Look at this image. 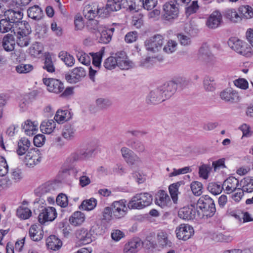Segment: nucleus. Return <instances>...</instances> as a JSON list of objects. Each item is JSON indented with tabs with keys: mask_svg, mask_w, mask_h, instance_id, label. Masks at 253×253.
Masks as SVG:
<instances>
[{
	"mask_svg": "<svg viewBox=\"0 0 253 253\" xmlns=\"http://www.w3.org/2000/svg\"><path fill=\"white\" fill-rule=\"evenodd\" d=\"M238 11L239 12L241 21L249 20L253 17V8L249 5L240 6Z\"/></svg>",
	"mask_w": 253,
	"mask_h": 253,
	"instance_id": "28",
	"label": "nucleus"
},
{
	"mask_svg": "<svg viewBox=\"0 0 253 253\" xmlns=\"http://www.w3.org/2000/svg\"><path fill=\"white\" fill-rule=\"evenodd\" d=\"M56 123L52 120L44 121L41 124L40 129L42 133L50 134L56 128Z\"/></svg>",
	"mask_w": 253,
	"mask_h": 253,
	"instance_id": "36",
	"label": "nucleus"
},
{
	"mask_svg": "<svg viewBox=\"0 0 253 253\" xmlns=\"http://www.w3.org/2000/svg\"><path fill=\"white\" fill-rule=\"evenodd\" d=\"M176 236L179 240H187L194 234L193 228L187 224H181L176 229Z\"/></svg>",
	"mask_w": 253,
	"mask_h": 253,
	"instance_id": "9",
	"label": "nucleus"
},
{
	"mask_svg": "<svg viewBox=\"0 0 253 253\" xmlns=\"http://www.w3.org/2000/svg\"><path fill=\"white\" fill-rule=\"evenodd\" d=\"M135 196L138 198L140 203L142 204L143 209L152 204L153 200L152 196L148 193L136 194Z\"/></svg>",
	"mask_w": 253,
	"mask_h": 253,
	"instance_id": "38",
	"label": "nucleus"
},
{
	"mask_svg": "<svg viewBox=\"0 0 253 253\" xmlns=\"http://www.w3.org/2000/svg\"><path fill=\"white\" fill-rule=\"evenodd\" d=\"M104 53V50L103 49H101L96 53H90L92 59V64L94 66L98 69L101 65L102 58Z\"/></svg>",
	"mask_w": 253,
	"mask_h": 253,
	"instance_id": "43",
	"label": "nucleus"
},
{
	"mask_svg": "<svg viewBox=\"0 0 253 253\" xmlns=\"http://www.w3.org/2000/svg\"><path fill=\"white\" fill-rule=\"evenodd\" d=\"M208 189L209 192L215 195L219 194L223 190V188L222 185L212 182L209 184Z\"/></svg>",
	"mask_w": 253,
	"mask_h": 253,
	"instance_id": "53",
	"label": "nucleus"
},
{
	"mask_svg": "<svg viewBox=\"0 0 253 253\" xmlns=\"http://www.w3.org/2000/svg\"><path fill=\"white\" fill-rule=\"evenodd\" d=\"M142 246V243L138 240H133L126 243L124 247V253H136Z\"/></svg>",
	"mask_w": 253,
	"mask_h": 253,
	"instance_id": "26",
	"label": "nucleus"
},
{
	"mask_svg": "<svg viewBox=\"0 0 253 253\" xmlns=\"http://www.w3.org/2000/svg\"><path fill=\"white\" fill-rule=\"evenodd\" d=\"M20 24L14 25L7 18L0 20V33H5L9 31L13 32L14 34L16 32V29H19Z\"/></svg>",
	"mask_w": 253,
	"mask_h": 253,
	"instance_id": "21",
	"label": "nucleus"
},
{
	"mask_svg": "<svg viewBox=\"0 0 253 253\" xmlns=\"http://www.w3.org/2000/svg\"><path fill=\"white\" fill-rule=\"evenodd\" d=\"M27 14L29 17L36 20L41 19L43 15L42 9L37 5L29 8L27 10Z\"/></svg>",
	"mask_w": 253,
	"mask_h": 253,
	"instance_id": "34",
	"label": "nucleus"
},
{
	"mask_svg": "<svg viewBox=\"0 0 253 253\" xmlns=\"http://www.w3.org/2000/svg\"><path fill=\"white\" fill-rule=\"evenodd\" d=\"M97 200L94 198H90L88 200H84L82 202L79 208L84 211H91L96 206Z\"/></svg>",
	"mask_w": 253,
	"mask_h": 253,
	"instance_id": "40",
	"label": "nucleus"
},
{
	"mask_svg": "<svg viewBox=\"0 0 253 253\" xmlns=\"http://www.w3.org/2000/svg\"><path fill=\"white\" fill-rule=\"evenodd\" d=\"M220 98L227 102L234 103L240 100L238 93L232 88L226 89L220 92Z\"/></svg>",
	"mask_w": 253,
	"mask_h": 253,
	"instance_id": "16",
	"label": "nucleus"
},
{
	"mask_svg": "<svg viewBox=\"0 0 253 253\" xmlns=\"http://www.w3.org/2000/svg\"><path fill=\"white\" fill-rule=\"evenodd\" d=\"M61 60L69 66H72L75 63V59L73 56L67 53H63L60 56Z\"/></svg>",
	"mask_w": 253,
	"mask_h": 253,
	"instance_id": "63",
	"label": "nucleus"
},
{
	"mask_svg": "<svg viewBox=\"0 0 253 253\" xmlns=\"http://www.w3.org/2000/svg\"><path fill=\"white\" fill-rule=\"evenodd\" d=\"M85 217L84 213L80 211L74 212L69 218V222L73 226H79L85 221Z\"/></svg>",
	"mask_w": 253,
	"mask_h": 253,
	"instance_id": "32",
	"label": "nucleus"
},
{
	"mask_svg": "<svg viewBox=\"0 0 253 253\" xmlns=\"http://www.w3.org/2000/svg\"><path fill=\"white\" fill-rule=\"evenodd\" d=\"M11 176L12 179L15 182L20 181L23 178L21 169L17 168L12 169L11 170Z\"/></svg>",
	"mask_w": 253,
	"mask_h": 253,
	"instance_id": "64",
	"label": "nucleus"
},
{
	"mask_svg": "<svg viewBox=\"0 0 253 253\" xmlns=\"http://www.w3.org/2000/svg\"><path fill=\"white\" fill-rule=\"evenodd\" d=\"M17 216L22 219H27L29 218L32 215L31 210L25 207H19L16 211Z\"/></svg>",
	"mask_w": 253,
	"mask_h": 253,
	"instance_id": "47",
	"label": "nucleus"
},
{
	"mask_svg": "<svg viewBox=\"0 0 253 253\" xmlns=\"http://www.w3.org/2000/svg\"><path fill=\"white\" fill-rule=\"evenodd\" d=\"M4 15L14 25H17V24H22L25 26L29 25L26 21H21L23 18V14L19 10L15 11L9 9L4 12Z\"/></svg>",
	"mask_w": 253,
	"mask_h": 253,
	"instance_id": "14",
	"label": "nucleus"
},
{
	"mask_svg": "<svg viewBox=\"0 0 253 253\" xmlns=\"http://www.w3.org/2000/svg\"><path fill=\"white\" fill-rule=\"evenodd\" d=\"M69 115L68 110H58L54 119L58 123H62L70 118Z\"/></svg>",
	"mask_w": 253,
	"mask_h": 253,
	"instance_id": "45",
	"label": "nucleus"
},
{
	"mask_svg": "<svg viewBox=\"0 0 253 253\" xmlns=\"http://www.w3.org/2000/svg\"><path fill=\"white\" fill-rule=\"evenodd\" d=\"M126 163L131 166H138L142 164V160L136 154H133L126 161Z\"/></svg>",
	"mask_w": 253,
	"mask_h": 253,
	"instance_id": "57",
	"label": "nucleus"
},
{
	"mask_svg": "<svg viewBox=\"0 0 253 253\" xmlns=\"http://www.w3.org/2000/svg\"><path fill=\"white\" fill-rule=\"evenodd\" d=\"M179 186L180 183L177 182L170 185L169 188V193L174 203H176L177 200L178 188Z\"/></svg>",
	"mask_w": 253,
	"mask_h": 253,
	"instance_id": "49",
	"label": "nucleus"
},
{
	"mask_svg": "<svg viewBox=\"0 0 253 253\" xmlns=\"http://www.w3.org/2000/svg\"><path fill=\"white\" fill-rule=\"evenodd\" d=\"M177 45L175 41L169 40L164 46L163 50L167 53H171L176 50Z\"/></svg>",
	"mask_w": 253,
	"mask_h": 253,
	"instance_id": "56",
	"label": "nucleus"
},
{
	"mask_svg": "<svg viewBox=\"0 0 253 253\" xmlns=\"http://www.w3.org/2000/svg\"><path fill=\"white\" fill-rule=\"evenodd\" d=\"M33 69V67L31 64H21L16 67V72L19 74H26L31 72Z\"/></svg>",
	"mask_w": 253,
	"mask_h": 253,
	"instance_id": "61",
	"label": "nucleus"
},
{
	"mask_svg": "<svg viewBox=\"0 0 253 253\" xmlns=\"http://www.w3.org/2000/svg\"><path fill=\"white\" fill-rule=\"evenodd\" d=\"M77 57L79 62L84 65L89 64L91 61V57L83 51H78L77 53Z\"/></svg>",
	"mask_w": 253,
	"mask_h": 253,
	"instance_id": "54",
	"label": "nucleus"
},
{
	"mask_svg": "<svg viewBox=\"0 0 253 253\" xmlns=\"http://www.w3.org/2000/svg\"><path fill=\"white\" fill-rule=\"evenodd\" d=\"M15 42L13 35L7 34L2 39V47L6 51H12L14 49Z\"/></svg>",
	"mask_w": 253,
	"mask_h": 253,
	"instance_id": "30",
	"label": "nucleus"
},
{
	"mask_svg": "<svg viewBox=\"0 0 253 253\" xmlns=\"http://www.w3.org/2000/svg\"><path fill=\"white\" fill-rule=\"evenodd\" d=\"M222 16L218 11H213L208 18L206 25L210 29H215L218 27L222 22Z\"/></svg>",
	"mask_w": 253,
	"mask_h": 253,
	"instance_id": "18",
	"label": "nucleus"
},
{
	"mask_svg": "<svg viewBox=\"0 0 253 253\" xmlns=\"http://www.w3.org/2000/svg\"><path fill=\"white\" fill-rule=\"evenodd\" d=\"M191 171V169L189 167H185L179 169H172V171L169 173L168 176L169 177H172L179 175L180 174H183L190 172Z\"/></svg>",
	"mask_w": 253,
	"mask_h": 253,
	"instance_id": "59",
	"label": "nucleus"
},
{
	"mask_svg": "<svg viewBox=\"0 0 253 253\" xmlns=\"http://www.w3.org/2000/svg\"><path fill=\"white\" fill-rule=\"evenodd\" d=\"M29 236L34 241H40L43 237V231L42 226L39 224L32 225L29 231Z\"/></svg>",
	"mask_w": 253,
	"mask_h": 253,
	"instance_id": "25",
	"label": "nucleus"
},
{
	"mask_svg": "<svg viewBox=\"0 0 253 253\" xmlns=\"http://www.w3.org/2000/svg\"><path fill=\"white\" fill-rule=\"evenodd\" d=\"M211 169V168L210 165L203 164L199 168V174L200 177L204 179H207L209 177Z\"/></svg>",
	"mask_w": 253,
	"mask_h": 253,
	"instance_id": "51",
	"label": "nucleus"
},
{
	"mask_svg": "<svg viewBox=\"0 0 253 253\" xmlns=\"http://www.w3.org/2000/svg\"><path fill=\"white\" fill-rule=\"evenodd\" d=\"M187 6L185 8V14L187 17L196 13L199 9L198 1L197 0L190 1L188 3Z\"/></svg>",
	"mask_w": 253,
	"mask_h": 253,
	"instance_id": "42",
	"label": "nucleus"
},
{
	"mask_svg": "<svg viewBox=\"0 0 253 253\" xmlns=\"http://www.w3.org/2000/svg\"><path fill=\"white\" fill-rule=\"evenodd\" d=\"M229 44L232 49L243 55H247L251 52L252 49L250 46L241 40L231 41Z\"/></svg>",
	"mask_w": 253,
	"mask_h": 253,
	"instance_id": "10",
	"label": "nucleus"
},
{
	"mask_svg": "<svg viewBox=\"0 0 253 253\" xmlns=\"http://www.w3.org/2000/svg\"><path fill=\"white\" fill-rule=\"evenodd\" d=\"M193 193L196 196H200L202 193L203 185L198 181L193 182L191 184Z\"/></svg>",
	"mask_w": 253,
	"mask_h": 253,
	"instance_id": "60",
	"label": "nucleus"
},
{
	"mask_svg": "<svg viewBox=\"0 0 253 253\" xmlns=\"http://www.w3.org/2000/svg\"><path fill=\"white\" fill-rule=\"evenodd\" d=\"M177 87V84L174 82L170 81L160 87L165 100L170 98L175 93Z\"/></svg>",
	"mask_w": 253,
	"mask_h": 253,
	"instance_id": "19",
	"label": "nucleus"
},
{
	"mask_svg": "<svg viewBox=\"0 0 253 253\" xmlns=\"http://www.w3.org/2000/svg\"><path fill=\"white\" fill-rule=\"evenodd\" d=\"M116 55L117 66L121 69L128 70L133 67V63L128 59L126 52L124 51L118 52L116 53Z\"/></svg>",
	"mask_w": 253,
	"mask_h": 253,
	"instance_id": "13",
	"label": "nucleus"
},
{
	"mask_svg": "<svg viewBox=\"0 0 253 253\" xmlns=\"http://www.w3.org/2000/svg\"><path fill=\"white\" fill-rule=\"evenodd\" d=\"M76 237L83 245H86L92 241V234L85 228H81L76 232Z\"/></svg>",
	"mask_w": 253,
	"mask_h": 253,
	"instance_id": "24",
	"label": "nucleus"
},
{
	"mask_svg": "<svg viewBox=\"0 0 253 253\" xmlns=\"http://www.w3.org/2000/svg\"><path fill=\"white\" fill-rule=\"evenodd\" d=\"M116 55L107 58L104 62V66L108 70H112L117 66Z\"/></svg>",
	"mask_w": 253,
	"mask_h": 253,
	"instance_id": "52",
	"label": "nucleus"
},
{
	"mask_svg": "<svg viewBox=\"0 0 253 253\" xmlns=\"http://www.w3.org/2000/svg\"><path fill=\"white\" fill-rule=\"evenodd\" d=\"M147 102L153 104H157L165 101L162 92L160 88L151 91L147 96Z\"/></svg>",
	"mask_w": 253,
	"mask_h": 253,
	"instance_id": "22",
	"label": "nucleus"
},
{
	"mask_svg": "<svg viewBox=\"0 0 253 253\" xmlns=\"http://www.w3.org/2000/svg\"><path fill=\"white\" fill-rule=\"evenodd\" d=\"M113 214L117 218L124 217L127 211L128 207L126 206V201L121 200L114 202L111 204Z\"/></svg>",
	"mask_w": 253,
	"mask_h": 253,
	"instance_id": "12",
	"label": "nucleus"
},
{
	"mask_svg": "<svg viewBox=\"0 0 253 253\" xmlns=\"http://www.w3.org/2000/svg\"><path fill=\"white\" fill-rule=\"evenodd\" d=\"M212 57V54L208 46H202L199 51V58L200 60L208 61Z\"/></svg>",
	"mask_w": 253,
	"mask_h": 253,
	"instance_id": "46",
	"label": "nucleus"
},
{
	"mask_svg": "<svg viewBox=\"0 0 253 253\" xmlns=\"http://www.w3.org/2000/svg\"><path fill=\"white\" fill-rule=\"evenodd\" d=\"M179 13L177 6L172 2H167L163 7L162 18L167 21H171L176 18Z\"/></svg>",
	"mask_w": 253,
	"mask_h": 253,
	"instance_id": "5",
	"label": "nucleus"
},
{
	"mask_svg": "<svg viewBox=\"0 0 253 253\" xmlns=\"http://www.w3.org/2000/svg\"><path fill=\"white\" fill-rule=\"evenodd\" d=\"M76 133V130L75 127L71 125H65L62 129L61 135L67 140H73Z\"/></svg>",
	"mask_w": 253,
	"mask_h": 253,
	"instance_id": "35",
	"label": "nucleus"
},
{
	"mask_svg": "<svg viewBox=\"0 0 253 253\" xmlns=\"http://www.w3.org/2000/svg\"><path fill=\"white\" fill-rule=\"evenodd\" d=\"M142 205V204L140 203L135 195L132 197L127 204L129 209H143Z\"/></svg>",
	"mask_w": 253,
	"mask_h": 253,
	"instance_id": "58",
	"label": "nucleus"
},
{
	"mask_svg": "<svg viewBox=\"0 0 253 253\" xmlns=\"http://www.w3.org/2000/svg\"><path fill=\"white\" fill-rule=\"evenodd\" d=\"M57 216L56 210L53 207H48L42 209L38 216L39 222L44 224L47 222L52 221Z\"/></svg>",
	"mask_w": 253,
	"mask_h": 253,
	"instance_id": "7",
	"label": "nucleus"
},
{
	"mask_svg": "<svg viewBox=\"0 0 253 253\" xmlns=\"http://www.w3.org/2000/svg\"><path fill=\"white\" fill-rule=\"evenodd\" d=\"M39 123L37 121H26L22 125V128L27 135H33L38 129Z\"/></svg>",
	"mask_w": 253,
	"mask_h": 253,
	"instance_id": "31",
	"label": "nucleus"
},
{
	"mask_svg": "<svg viewBox=\"0 0 253 253\" xmlns=\"http://www.w3.org/2000/svg\"><path fill=\"white\" fill-rule=\"evenodd\" d=\"M31 142L27 138L23 137L21 138L18 142V146L16 150L17 154L19 156H22L28 152L31 146Z\"/></svg>",
	"mask_w": 253,
	"mask_h": 253,
	"instance_id": "29",
	"label": "nucleus"
},
{
	"mask_svg": "<svg viewBox=\"0 0 253 253\" xmlns=\"http://www.w3.org/2000/svg\"><path fill=\"white\" fill-rule=\"evenodd\" d=\"M178 216L180 218L185 220L200 219L195 204H191L181 209L178 211Z\"/></svg>",
	"mask_w": 253,
	"mask_h": 253,
	"instance_id": "8",
	"label": "nucleus"
},
{
	"mask_svg": "<svg viewBox=\"0 0 253 253\" xmlns=\"http://www.w3.org/2000/svg\"><path fill=\"white\" fill-rule=\"evenodd\" d=\"M99 10L97 3H92L87 4L84 8V15L88 20H93L99 13Z\"/></svg>",
	"mask_w": 253,
	"mask_h": 253,
	"instance_id": "17",
	"label": "nucleus"
},
{
	"mask_svg": "<svg viewBox=\"0 0 253 253\" xmlns=\"http://www.w3.org/2000/svg\"><path fill=\"white\" fill-rule=\"evenodd\" d=\"M56 188V185L52 182H47L35 190L36 195L40 197L39 202L43 203L45 202L44 197L49 195H52Z\"/></svg>",
	"mask_w": 253,
	"mask_h": 253,
	"instance_id": "4",
	"label": "nucleus"
},
{
	"mask_svg": "<svg viewBox=\"0 0 253 253\" xmlns=\"http://www.w3.org/2000/svg\"><path fill=\"white\" fill-rule=\"evenodd\" d=\"M195 206L200 219L213 216L216 211L213 200L208 195L200 197Z\"/></svg>",
	"mask_w": 253,
	"mask_h": 253,
	"instance_id": "1",
	"label": "nucleus"
},
{
	"mask_svg": "<svg viewBox=\"0 0 253 253\" xmlns=\"http://www.w3.org/2000/svg\"><path fill=\"white\" fill-rule=\"evenodd\" d=\"M170 200L167 193L163 190L159 191L156 196V204L162 208L168 207Z\"/></svg>",
	"mask_w": 253,
	"mask_h": 253,
	"instance_id": "23",
	"label": "nucleus"
},
{
	"mask_svg": "<svg viewBox=\"0 0 253 253\" xmlns=\"http://www.w3.org/2000/svg\"><path fill=\"white\" fill-rule=\"evenodd\" d=\"M225 16L233 23H238L241 21L239 12L234 8L226 9L225 12Z\"/></svg>",
	"mask_w": 253,
	"mask_h": 253,
	"instance_id": "37",
	"label": "nucleus"
},
{
	"mask_svg": "<svg viewBox=\"0 0 253 253\" xmlns=\"http://www.w3.org/2000/svg\"><path fill=\"white\" fill-rule=\"evenodd\" d=\"M61 241L55 235H51L46 239V245L48 249L56 251L62 246Z\"/></svg>",
	"mask_w": 253,
	"mask_h": 253,
	"instance_id": "33",
	"label": "nucleus"
},
{
	"mask_svg": "<svg viewBox=\"0 0 253 253\" xmlns=\"http://www.w3.org/2000/svg\"><path fill=\"white\" fill-rule=\"evenodd\" d=\"M114 30V28L107 29L106 27H103L99 32L100 33L98 42L103 43H109L112 39Z\"/></svg>",
	"mask_w": 253,
	"mask_h": 253,
	"instance_id": "27",
	"label": "nucleus"
},
{
	"mask_svg": "<svg viewBox=\"0 0 253 253\" xmlns=\"http://www.w3.org/2000/svg\"><path fill=\"white\" fill-rule=\"evenodd\" d=\"M85 75L86 72L83 68L77 67L73 70L71 74L66 75L65 79L70 83H76Z\"/></svg>",
	"mask_w": 253,
	"mask_h": 253,
	"instance_id": "15",
	"label": "nucleus"
},
{
	"mask_svg": "<svg viewBox=\"0 0 253 253\" xmlns=\"http://www.w3.org/2000/svg\"><path fill=\"white\" fill-rule=\"evenodd\" d=\"M43 68L49 73H53L55 71V66L50 53H47L44 56V61Z\"/></svg>",
	"mask_w": 253,
	"mask_h": 253,
	"instance_id": "39",
	"label": "nucleus"
},
{
	"mask_svg": "<svg viewBox=\"0 0 253 253\" xmlns=\"http://www.w3.org/2000/svg\"><path fill=\"white\" fill-rule=\"evenodd\" d=\"M41 158V153L39 149H30L24 157V162L28 167H33L40 162Z\"/></svg>",
	"mask_w": 253,
	"mask_h": 253,
	"instance_id": "6",
	"label": "nucleus"
},
{
	"mask_svg": "<svg viewBox=\"0 0 253 253\" xmlns=\"http://www.w3.org/2000/svg\"><path fill=\"white\" fill-rule=\"evenodd\" d=\"M43 83L47 86V90L52 92L59 93L64 88V85L59 80L52 78H43Z\"/></svg>",
	"mask_w": 253,
	"mask_h": 253,
	"instance_id": "11",
	"label": "nucleus"
},
{
	"mask_svg": "<svg viewBox=\"0 0 253 253\" xmlns=\"http://www.w3.org/2000/svg\"><path fill=\"white\" fill-rule=\"evenodd\" d=\"M222 186L223 190L229 194L239 188V181L234 177H229L223 182Z\"/></svg>",
	"mask_w": 253,
	"mask_h": 253,
	"instance_id": "20",
	"label": "nucleus"
},
{
	"mask_svg": "<svg viewBox=\"0 0 253 253\" xmlns=\"http://www.w3.org/2000/svg\"><path fill=\"white\" fill-rule=\"evenodd\" d=\"M215 81L213 77H207L204 80V86L206 90L212 91L215 89Z\"/></svg>",
	"mask_w": 253,
	"mask_h": 253,
	"instance_id": "50",
	"label": "nucleus"
},
{
	"mask_svg": "<svg viewBox=\"0 0 253 253\" xmlns=\"http://www.w3.org/2000/svg\"><path fill=\"white\" fill-rule=\"evenodd\" d=\"M127 145L138 153H143L146 151L144 144L139 140H134L132 142H128Z\"/></svg>",
	"mask_w": 253,
	"mask_h": 253,
	"instance_id": "41",
	"label": "nucleus"
},
{
	"mask_svg": "<svg viewBox=\"0 0 253 253\" xmlns=\"http://www.w3.org/2000/svg\"><path fill=\"white\" fill-rule=\"evenodd\" d=\"M158 243L162 247H170L171 243L169 240L168 234L164 232H160L157 235Z\"/></svg>",
	"mask_w": 253,
	"mask_h": 253,
	"instance_id": "44",
	"label": "nucleus"
},
{
	"mask_svg": "<svg viewBox=\"0 0 253 253\" xmlns=\"http://www.w3.org/2000/svg\"><path fill=\"white\" fill-rule=\"evenodd\" d=\"M43 49L42 44L38 42L34 43L29 48V53L32 56L37 57L41 54Z\"/></svg>",
	"mask_w": 253,
	"mask_h": 253,
	"instance_id": "48",
	"label": "nucleus"
},
{
	"mask_svg": "<svg viewBox=\"0 0 253 253\" xmlns=\"http://www.w3.org/2000/svg\"><path fill=\"white\" fill-rule=\"evenodd\" d=\"M107 9L111 11H118L121 8L120 0H109L106 4Z\"/></svg>",
	"mask_w": 253,
	"mask_h": 253,
	"instance_id": "55",
	"label": "nucleus"
},
{
	"mask_svg": "<svg viewBox=\"0 0 253 253\" xmlns=\"http://www.w3.org/2000/svg\"><path fill=\"white\" fill-rule=\"evenodd\" d=\"M8 166L3 157L0 156V176H4L8 173Z\"/></svg>",
	"mask_w": 253,
	"mask_h": 253,
	"instance_id": "62",
	"label": "nucleus"
},
{
	"mask_svg": "<svg viewBox=\"0 0 253 253\" xmlns=\"http://www.w3.org/2000/svg\"><path fill=\"white\" fill-rule=\"evenodd\" d=\"M164 42V38L160 35L150 37L145 42L146 50L150 53H155L160 51Z\"/></svg>",
	"mask_w": 253,
	"mask_h": 253,
	"instance_id": "3",
	"label": "nucleus"
},
{
	"mask_svg": "<svg viewBox=\"0 0 253 253\" xmlns=\"http://www.w3.org/2000/svg\"><path fill=\"white\" fill-rule=\"evenodd\" d=\"M19 29H16L14 35L16 37V42L21 47L27 46L30 42L29 35L31 33V28L29 25L25 26L20 24Z\"/></svg>",
	"mask_w": 253,
	"mask_h": 253,
	"instance_id": "2",
	"label": "nucleus"
}]
</instances>
